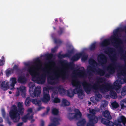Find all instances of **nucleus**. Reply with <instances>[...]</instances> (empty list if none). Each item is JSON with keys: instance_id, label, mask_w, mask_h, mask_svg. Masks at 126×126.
I'll use <instances>...</instances> for the list:
<instances>
[{"instance_id": "f257e3e1", "label": "nucleus", "mask_w": 126, "mask_h": 126, "mask_svg": "<svg viewBox=\"0 0 126 126\" xmlns=\"http://www.w3.org/2000/svg\"><path fill=\"white\" fill-rule=\"evenodd\" d=\"M96 82L94 83L93 85L88 83L85 80H84L81 83L84 89L87 93H90L92 88L96 91L99 89L102 91H104L109 89L113 88L117 91L121 87V84H122L121 80H117L115 81L113 85L109 83H105L102 85L99 84L105 81V79L102 77H98L96 78Z\"/></svg>"}, {"instance_id": "f03ea898", "label": "nucleus", "mask_w": 126, "mask_h": 126, "mask_svg": "<svg viewBox=\"0 0 126 126\" xmlns=\"http://www.w3.org/2000/svg\"><path fill=\"white\" fill-rule=\"evenodd\" d=\"M41 63L40 60L38 58L35 60L34 63L35 64L34 66L29 67L30 64L28 63H25L24 64L25 66L29 67L28 69L30 74L32 76V80L39 84H43L45 81L46 75L45 74H42L41 75H35L32 76L34 72L33 69L35 67L38 68Z\"/></svg>"}, {"instance_id": "7ed1b4c3", "label": "nucleus", "mask_w": 126, "mask_h": 126, "mask_svg": "<svg viewBox=\"0 0 126 126\" xmlns=\"http://www.w3.org/2000/svg\"><path fill=\"white\" fill-rule=\"evenodd\" d=\"M22 102H19L17 103L18 109L15 105L12 106L13 108L9 112L10 117L15 123L18 122L20 118V115H22L24 110L23 107Z\"/></svg>"}, {"instance_id": "20e7f679", "label": "nucleus", "mask_w": 126, "mask_h": 126, "mask_svg": "<svg viewBox=\"0 0 126 126\" xmlns=\"http://www.w3.org/2000/svg\"><path fill=\"white\" fill-rule=\"evenodd\" d=\"M115 50L114 48L113 47H109L108 48V51H105V53L109 55L110 57L113 62V63L111 64L107 68V70L108 71L109 73H107L105 75V77L106 78H109L110 75L113 74L114 72L115 69L117 68V67L121 68L122 66H120L119 65H118L117 66L116 65L117 63L115 61L116 60V57L115 56V54H114L112 56H110V54H112L113 52Z\"/></svg>"}, {"instance_id": "39448f33", "label": "nucleus", "mask_w": 126, "mask_h": 126, "mask_svg": "<svg viewBox=\"0 0 126 126\" xmlns=\"http://www.w3.org/2000/svg\"><path fill=\"white\" fill-rule=\"evenodd\" d=\"M60 63L61 67L59 74V77L61 78L63 80H65L67 79L68 77L67 67H69L72 69L74 68V65L73 63H69L65 60L60 61Z\"/></svg>"}, {"instance_id": "423d86ee", "label": "nucleus", "mask_w": 126, "mask_h": 126, "mask_svg": "<svg viewBox=\"0 0 126 126\" xmlns=\"http://www.w3.org/2000/svg\"><path fill=\"white\" fill-rule=\"evenodd\" d=\"M72 84L73 87H75V88L74 89L72 92H70L69 91H67V96L70 97L72 98L73 97L74 94H78L79 96L80 94L83 95L84 94V91L81 89L80 88L81 86V82L78 80L75 79L74 81H72L71 82Z\"/></svg>"}, {"instance_id": "0eeeda50", "label": "nucleus", "mask_w": 126, "mask_h": 126, "mask_svg": "<svg viewBox=\"0 0 126 126\" xmlns=\"http://www.w3.org/2000/svg\"><path fill=\"white\" fill-rule=\"evenodd\" d=\"M35 86V83L32 82H30L29 83V92L30 96L32 97H38L41 92V87L40 86L35 87L34 90L33 91V88Z\"/></svg>"}, {"instance_id": "6e6552de", "label": "nucleus", "mask_w": 126, "mask_h": 126, "mask_svg": "<svg viewBox=\"0 0 126 126\" xmlns=\"http://www.w3.org/2000/svg\"><path fill=\"white\" fill-rule=\"evenodd\" d=\"M122 29L121 28H118L115 30L113 31L114 36L112 38V40L116 41L118 43L116 44V46L117 47H119L120 44H122V40L118 37V33L121 31Z\"/></svg>"}, {"instance_id": "1a4fd4ad", "label": "nucleus", "mask_w": 126, "mask_h": 126, "mask_svg": "<svg viewBox=\"0 0 126 126\" xmlns=\"http://www.w3.org/2000/svg\"><path fill=\"white\" fill-rule=\"evenodd\" d=\"M87 117L89 119V122L87 123L86 126H94V124L98 121L97 117L95 115L89 114L87 115Z\"/></svg>"}, {"instance_id": "9d476101", "label": "nucleus", "mask_w": 126, "mask_h": 126, "mask_svg": "<svg viewBox=\"0 0 126 126\" xmlns=\"http://www.w3.org/2000/svg\"><path fill=\"white\" fill-rule=\"evenodd\" d=\"M75 111L77 112L75 114L74 113H69L67 114V117L70 120H71L74 119H78L81 117L82 114L78 109H76Z\"/></svg>"}, {"instance_id": "9b49d317", "label": "nucleus", "mask_w": 126, "mask_h": 126, "mask_svg": "<svg viewBox=\"0 0 126 126\" xmlns=\"http://www.w3.org/2000/svg\"><path fill=\"white\" fill-rule=\"evenodd\" d=\"M97 60L99 64L103 66L107 63V58L105 54L102 53L98 55Z\"/></svg>"}, {"instance_id": "f8f14e48", "label": "nucleus", "mask_w": 126, "mask_h": 126, "mask_svg": "<svg viewBox=\"0 0 126 126\" xmlns=\"http://www.w3.org/2000/svg\"><path fill=\"white\" fill-rule=\"evenodd\" d=\"M95 67L89 65L87 67V69L88 70L90 71L93 72L96 71L98 75L100 76H103L105 75V72L104 70L99 68L96 70Z\"/></svg>"}, {"instance_id": "ddd939ff", "label": "nucleus", "mask_w": 126, "mask_h": 126, "mask_svg": "<svg viewBox=\"0 0 126 126\" xmlns=\"http://www.w3.org/2000/svg\"><path fill=\"white\" fill-rule=\"evenodd\" d=\"M121 123H122L124 125L126 124V118L123 115L120 117V118L117 120V122L115 121L114 124L116 126H122Z\"/></svg>"}, {"instance_id": "4468645a", "label": "nucleus", "mask_w": 126, "mask_h": 126, "mask_svg": "<svg viewBox=\"0 0 126 126\" xmlns=\"http://www.w3.org/2000/svg\"><path fill=\"white\" fill-rule=\"evenodd\" d=\"M110 120L103 118L101 120V122L106 126H114V125L115 122H113L110 121Z\"/></svg>"}, {"instance_id": "2eb2a0df", "label": "nucleus", "mask_w": 126, "mask_h": 126, "mask_svg": "<svg viewBox=\"0 0 126 126\" xmlns=\"http://www.w3.org/2000/svg\"><path fill=\"white\" fill-rule=\"evenodd\" d=\"M50 97L48 93H43V97L41 99L43 102L47 103L50 101Z\"/></svg>"}, {"instance_id": "dca6fc26", "label": "nucleus", "mask_w": 126, "mask_h": 126, "mask_svg": "<svg viewBox=\"0 0 126 126\" xmlns=\"http://www.w3.org/2000/svg\"><path fill=\"white\" fill-rule=\"evenodd\" d=\"M52 114L54 115L53 117L51 116L50 117L51 121L52 122L48 126H55V108H53L52 111Z\"/></svg>"}, {"instance_id": "f3484780", "label": "nucleus", "mask_w": 126, "mask_h": 126, "mask_svg": "<svg viewBox=\"0 0 126 126\" xmlns=\"http://www.w3.org/2000/svg\"><path fill=\"white\" fill-rule=\"evenodd\" d=\"M54 61L53 62V75H49L47 78V79H49L52 80H55V61L54 59L55 58V55H54Z\"/></svg>"}, {"instance_id": "a211bd4d", "label": "nucleus", "mask_w": 126, "mask_h": 126, "mask_svg": "<svg viewBox=\"0 0 126 126\" xmlns=\"http://www.w3.org/2000/svg\"><path fill=\"white\" fill-rule=\"evenodd\" d=\"M27 81V78L25 76L21 75L17 79L18 82L20 83L25 84Z\"/></svg>"}, {"instance_id": "6ab92c4d", "label": "nucleus", "mask_w": 126, "mask_h": 126, "mask_svg": "<svg viewBox=\"0 0 126 126\" xmlns=\"http://www.w3.org/2000/svg\"><path fill=\"white\" fill-rule=\"evenodd\" d=\"M33 115H30V114L29 113H28L22 117V119L23 122L25 123L27 122L28 120H31L33 118Z\"/></svg>"}, {"instance_id": "aec40b11", "label": "nucleus", "mask_w": 126, "mask_h": 126, "mask_svg": "<svg viewBox=\"0 0 126 126\" xmlns=\"http://www.w3.org/2000/svg\"><path fill=\"white\" fill-rule=\"evenodd\" d=\"M103 116L105 118L107 119L110 120L112 119V117L111 116L110 112L107 110H105L102 113Z\"/></svg>"}, {"instance_id": "412c9836", "label": "nucleus", "mask_w": 126, "mask_h": 126, "mask_svg": "<svg viewBox=\"0 0 126 126\" xmlns=\"http://www.w3.org/2000/svg\"><path fill=\"white\" fill-rule=\"evenodd\" d=\"M1 89L3 90H7L9 87V82L7 81H2L0 85Z\"/></svg>"}, {"instance_id": "4be33fe9", "label": "nucleus", "mask_w": 126, "mask_h": 126, "mask_svg": "<svg viewBox=\"0 0 126 126\" xmlns=\"http://www.w3.org/2000/svg\"><path fill=\"white\" fill-rule=\"evenodd\" d=\"M53 89V94L54 95H55V87H52L50 86L48 87H44L43 88V93L49 94V90Z\"/></svg>"}, {"instance_id": "5701e85b", "label": "nucleus", "mask_w": 126, "mask_h": 126, "mask_svg": "<svg viewBox=\"0 0 126 126\" xmlns=\"http://www.w3.org/2000/svg\"><path fill=\"white\" fill-rule=\"evenodd\" d=\"M82 55V53H77L72 57L71 60L73 62L77 61L79 59Z\"/></svg>"}, {"instance_id": "b1692460", "label": "nucleus", "mask_w": 126, "mask_h": 126, "mask_svg": "<svg viewBox=\"0 0 126 126\" xmlns=\"http://www.w3.org/2000/svg\"><path fill=\"white\" fill-rule=\"evenodd\" d=\"M110 43V40L109 39H104L101 43V45L103 47H106L109 45Z\"/></svg>"}, {"instance_id": "393cba45", "label": "nucleus", "mask_w": 126, "mask_h": 126, "mask_svg": "<svg viewBox=\"0 0 126 126\" xmlns=\"http://www.w3.org/2000/svg\"><path fill=\"white\" fill-rule=\"evenodd\" d=\"M120 74L124 77L123 80L126 83V77H125V76H126V68L125 67H124L123 68V69L121 70L120 73L118 74V75L119 76Z\"/></svg>"}, {"instance_id": "a878e982", "label": "nucleus", "mask_w": 126, "mask_h": 126, "mask_svg": "<svg viewBox=\"0 0 126 126\" xmlns=\"http://www.w3.org/2000/svg\"><path fill=\"white\" fill-rule=\"evenodd\" d=\"M59 112V111L58 109L56 108V126L60 124L59 122L61 120L60 117H56Z\"/></svg>"}, {"instance_id": "bb28decb", "label": "nucleus", "mask_w": 126, "mask_h": 126, "mask_svg": "<svg viewBox=\"0 0 126 126\" xmlns=\"http://www.w3.org/2000/svg\"><path fill=\"white\" fill-rule=\"evenodd\" d=\"M62 42L63 41L61 39L56 38V52L58 48L61 45Z\"/></svg>"}, {"instance_id": "cd10ccee", "label": "nucleus", "mask_w": 126, "mask_h": 126, "mask_svg": "<svg viewBox=\"0 0 126 126\" xmlns=\"http://www.w3.org/2000/svg\"><path fill=\"white\" fill-rule=\"evenodd\" d=\"M53 56V54L51 53L47 54L46 55V59L48 61L47 63H50L52 62V58Z\"/></svg>"}, {"instance_id": "c85d7f7f", "label": "nucleus", "mask_w": 126, "mask_h": 126, "mask_svg": "<svg viewBox=\"0 0 126 126\" xmlns=\"http://www.w3.org/2000/svg\"><path fill=\"white\" fill-rule=\"evenodd\" d=\"M32 102L33 104L37 106H40L41 105V101L36 99H32Z\"/></svg>"}, {"instance_id": "c756f323", "label": "nucleus", "mask_w": 126, "mask_h": 126, "mask_svg": "<svg viewBox=\"0 0 126 126\" xmlns=\"http://www.w3.org/2000/svg\"><path fill=\"white\" fill-rule=\"evenodd\" d=\"M11 79V80L12 82L10 84L11 87V89H13L14 88V86L16 83V79L15 78H12Z\"/></svg>"}, {"instance_id": "7c9ffc66", "label": "nucleus", "mask_w": 126, "mask_h": 126, "mask_svg": "<svg viewBox=\"0 0 126 126\" xmlns=\"http://www.w3.org/2000/svg\"><path fill=\"white\" fill-rule=\"evenodd\" d=\"M89 64L94 67H95V65L97 66L98 64L96 62L94 59H90L88 61Z\"/></svg>"}, {"instance_id": "2f4dec72", "label": "nucleus", "mask_w": 126, "mask_h": 126, "mask_svg": "<svg viewBox=\"0 0 126 126\" xmlns=\"http://www.w3.org/2000/svg\"><path fill=\"white\" fill-rule=\"evenodd\" d=\"M110 96L113 99H116L117 97V95L116 92L113 91L111 90L110 91Z\"/></svg>"}, {"instance_id": "473e14b6", "label": "nucleus", "mask_w": 126, "mask_h": 126, "mask_svg": "<svg viewBox=\"0 0 126 126\" xmlns=\"http://www.w3.org/2000/svg\"><path fill=\"white\" fill-rule=\"evenodd\" d=\"M86 122L85 120L84 119H83L79 121L77 123V125L78 126H84L86 123Z\"/></svg>"}, {"instance_id": "72a5a7b5", "label": "nucleus", "mask_w": 126, "mask_h": 126, "mask_svg": "<svg viewBox=\"0 0 126 126\" xmlns=\"http://www.w3.org/2000/svg\"><path fill=\"white\" fill-rule=\"evenodd\" d=\"M32 102V99L30 97H27L25 101V105L26 106L28 107L30 105V103Z\"/></svg>"}, {"instance_id": "f704fd0d", "label": "nucleus", "mask_w": 126, "mask_h": 126, "mask_svg": "<svg viewBox=\"0 0 126 126\" xmlns=\"http://www.w3.org/2000/svg\"><path fill=\"white\" fill-rule=\"evenodd\" d=\"M65 29L64 27H59V30L57 31V34L61 35L64 33Z\"/></svg>"}, {"instance_id": "c9c22d12", "label": "nucleus", "mask_w": 126, "mask_h": 126, "mask_svg": "<svg viewBox=\"0 0 126 126\" xmlns=\"http://www.w3.org/2000/svg\"><path fill=\"white\" fill-rule=\"evenodd\" d=\"M58 90L59 92L61 94H62L63 93H64L65 92V90L63 87L61 86H59L58 88Z\"/></svg>"}, {"instance_id": "e433bc0d", "label": "nucleus", "mask_w": 126, "mask_h": 126, "mask_svg": "<svg viewBox=\"0 0 126 126\" xmlns=\"http://www.w3.org/2000/svg\"><path fill=\"white\" fill-rule=\"evenodd\" d=\"M62 104L64 106H68L70 104V103L67 100L65 99H63Z\"/></svg>"}, {"instance_id": "4c0bfd02", "label": "nucleus", "mask_w": 126, "mask_h": 126, "mask_svg": "<svg viewBox=\"0 0 126 126\" xmlns=\"http://www.w3.org/2000/svg\"><path fill=\"white\" fill-rule=\"evenodd\" d=\"M67 53L65 54V55L66 57H71L72 54L74 53V50L73 49H72L70 50H69L68 51Z\"/></svg>"}, {"instance_id": "58836bf2", "label": "nucleus", "mask_w": 126, "mask_h": 126, "mask_svg": "<svg viewBox=\"0 0 126 126\" xmlns=\"http://www.w3.org/2000/svg\"><path fill=\"white\" fill-rule=\"evenodd\" d=\"M120 104L122 108L126 107V98L123 99L121 101Z\"/></svg>"}, {"instance_id": "ea45409f", "label": "nucleus", "mask_w": 126, "mask_h": 126, "mask_svg": "<svg viewBox=\"0 0 126 126\" xmlns=\"http://www.w3.org/2000/svg\"><path fill=\"white\" fill-rule=\"evenodd\" d=\"M85 74V71L84 70H80L78 72V75L79 77H83Z\"/></svg>"}, {"instance_id": "a19ab883", "label": "nucleus", "mask_w": 126, "mask_h": 126, "mask_svg": "<svg viewBox=\"0 0 126 126\" xmlns=\"http://www.w3.org/2000/svg\"><path fill=\"white\" fill-rule=\"evenodd\" d=\"M26 87L24 86H20L19 88H17V90L19 91L21 93L25 91Z\"/></svg>"}, {"instance_id": "79ce46f5", "label": "nucleus", "mask_w": 126, "mask_h": 126, "mask_svg": "<svg viewBox=\"0 0 126 126\" xmlns=\"http://www.w3.org/2000/svg\"><path fill=\"white\" fill-rule=\"evenodd\" d=\"M112 107L114 109L117 108L119 107V104L116 101H114L111 104Z\"/></svg>"}, {"instance_id": "37998d69", "label": "nucleus", "mask_w": 126, "mask_h": 126, "mask_svg": "<svg viewBox=\"0 0 126 126\" xmlns=\"http://www.w3.org/2000/svg\"><path fill=\"white\" fill-rule=\"evenodd\" d=\"M96 48V43H94L90 46L89 47V49L91 51L94 50Z\"/></svg>"}, {"instance_id": "c03bdc74", "label": "nucleus", "mask_w": 126, "mask_h": 126, "mask_svg": "<svg viewBox=\"0 0 126 126\" xmlns=\"http://www.w3.org/2000/svg\"><path fill=\"white\" fill-rule=\"evenodd\" d=\"M82 55L81 56V60L84 61H85L87 59L88 56L85 53H82Z\"/></svg>"}, {"instance_id": "a18cd8bd", "label": "nucleus", "mask_w": 126, "mask_h": 126, "mask_svg": "<svg viewBox=\"0 0 126 126\" xmlns=\"http://www.w3.org/2000/svg\"><path fill=\"white\" fill-rule=\"evenodd\" d=\"M13 70H15L16 72H19L21 71V70L18 68V65H15L13 67Z\"/></svg>"}, {"instance_id": "49530a36", "label": "nucleus", "mask_w": 126, "mask_h": 126, "mask_svg": "<svg viewBox=\"0 0 126 126\" xmlns=\"http://www.w3.org/2000/svg\"><path fill=\"white\" fill-rule=\"evenodd\" d=\"M5 62L4 57L3 56L1 57V59H0V66H2L4 65Z\"/></svg>"}, {"instance_id": "de8ad7c7", "label": "nucleus", "mask_w": 126, "mask_h": 126, "mask_svg": "<svg viewBox=\"0 0 126 126\" xmlns=\"http://www.w3.org/2000/svg\"><path fill=\"white\" fill-rule=\"evenodd\" d=\"M50 110V107H47V111L43 113L41 115L43 117L47 115L48 113V112Z\"/></svg>"}, {"instance_id": "09e8293b", "label": "nucleus", "mask_w": 126, "mask_h": 126, "mask_svg": "<svg viewBox=\"0 0 126 126\" xmlns=\"http://www.w3.org/2000/svg\"><path fill=\"white\" fill-rule=\"evenodd\" d=\"M47 81L48 83L49 84L51 85L55 84V80L47 79Z\"/></svg>"}, {"instance_id": "8fccbe9b", "label": "nucleus", "mask_w": 126, "mask_h": 126, "mask_svg": "<svg viewBox=\"0 0 126 126\" xmlns=\"http://www.w3.org/2000/svg\"><path fill=\"white\" fill-rule=\"evenodd\" d=\"M105 101L106 102L105 103L102 104L101 106V110L105 109V107L106 106V103H107V104L108 103V102H106V101Z\"/></svg>"}, {"instance_id": "3c124183", "label": "nucleus", "mask_w": 126, "mask_h": 126, "mask_svg": "<svg viewBox=\"0 0 126 126\" xmlns=\"http://www.w3.org/2000/svg\"><path fill=\"white\" fill-rule=\"evenodd\" d=\"M98 90H97V91H96L95 90V92L98 93ZM95 95L98 98H101L102 97V95L98 93V94H95Z\"/></svg>"}, {"instance_id": "603ef678", "label": "nucleus", "mask_w": 126, "mask_h": 126, "mask_svg": "<svg viewBox=\"0 0 126 126\" xmlns=\"http://www.w3.org/2000/svg\"><path fill=\"white\" fill-rule=\"evenodd\" d=\"M58 56L59 58H62L66 57L65 56V54H61V53H59L58 55Z\"/></svg>"}, {"instance_id": "864d4df0", "label": "nucleus", "mask_w": 126, "mask_h": 126, "mask_svg": "<svg viewBox=\"0 0 126 126\" xmlns=\"http://www.w3.org/2000/svg\"><path fill=\"white\" fill-rule=\"evenodd\" d=\"M1 112L3 117L5 118L6 116V113L4 109L3 108L1 110Z\"/></svg>"}, {"instance_id": "5fc2aeb1", "label": "nucleus", "mask_w": 126, "mask_h": 126, "mask_svg": "<svg viewBox=\"0 0 126 126\" xmlns=\"http://www.w3.org/2000/svg\"><path fill=\"white\" fill-rule=\"evenodd\" d=\"M90 112L92 114V115H94L96 113V111L94 109H92L90 111Z\"/></svg>"}, {"instance_id": "6e6d98bb", "label": "nucleus", "mask_w": 126, "mask_h": 126, "mask_svg": "<svg viewBox=\"0 0 126 126\" xmlns=\"http://www.w3.org/2000/svg\"><path fill=\"white\" fill-rule=\"evenodd\" d=\"M54 33L52 34H51V36L53 39V41L54 44H55V37Z\"/></svg>"}, {"instance_id": "4d7b16f0", "label": "nucleus", "mask_w": 126, "mask_h": 126, "mask_svg": "<svg viewBox=\"0 0 126 126\" xmlns=\"http://www.w3.org/2000/svg\"><path fill=\"white\" fill-rule=\"evenodd\" d=\"M121 94L122 96H125L126 94V91L123 89L121 92Z\"/></svg>"}, {"instance_id": "13d9d810", "label": "nucleus", "mask_w": 126, "mask_h": 126, "mask_svg": "<svg viewBox=\"0 0 126 126\" xmlns=\"http://www.w3.org/2000/svg\"><path fill=\"white\" fill-rule=\"evenodd\" d=\"M26 91H25L21 93L22 96L24 98L26 96Z\"/></svg>"}, {"instance_id": "bf43d9fd", "label": "nucleus", "mask_w": 126, "mask_h": 126, "mask_svg": "<svg viewBox=\"0 0 126 126\" xmlns=\"http://www.w3.org/2000/svg\"><path fill=\"white\" fill-rule=\"evenodd\" d=\"M121 59H124L125 62L126 63V56L123 55L121 56Z\"/></svg>"}, {"instance_id": "052dcab7", "label": "nucleus", "mask_w": 126, "mask_h": 126, "mask_svg": "<svg viewBox=\"0 0 126 126\" xmlns=\"http://www.w3.org/2000/svg\"><path fill=\"white\" fill-rule=\"evenodd\" d=\"M60 99L56 97V103H59L60 102Z\"/></svg>"}, {"instance_id": "680f3d73", "label": "nucleus", "mask_w": 126, "mask_h": 126, "mask_svg": "<svg viewBox=\"0 0 126 126\" xmlns=\"http://www.w3.org/2000/svg\"><path fill=\"white\" fill-rule=\"evenodd\" d=\"M40 126H44V122L43 120H41Z\"/></svg>"}, {"instance_id": "e2e57ef3", "label": "nucleus", "mask_w": 126, "mask_h": 126, "mask_svg": "<svg viewBox=\"0 0 126 126\" xmlns=\"http://www.w3.org/2000/svg\"><path fill=\"white\" fill-rule=\"evenodd\" d=\"M6 74L7 75H8L11 73V71L10 70H7L6 71Z\"/></svg>"}, {"instance_id": "0e129e2a", "label": "nucleus", "mask_w": 126, "mask_h": 126, "mask_svg": "<svg viewBox=\"0 0 126 126\" xmlns=\"http://www.w3.org/2000/svg\"><path fill=\"white\" fill-rule=\"evenodd\" d=\"M39 107H38V108L37 109V110L38 111H40V110L41 109H43L44 107H41V106H38Z\"/></svg>"}, {"instance_id": "69168bd1", "label": "nucleus", "mask_w": 126, "mask_h": 126, "mask_svg": "<svg viewBox=\"0 0 126 126\" xmlns=\"http://www.w3.org/2000/svg\"><path fill=\"white\" fill-rule=\"evenodd\" d=\"M19 92H20L19 91L17 90V91L16 92V94H15V95L16 96H18L20 94Z\"/></svg>"}, {"instance_id": "338daca9", "label": "nucleus", "mask_w": 126, "mask_h": 126, "mask_svg": "<svg viewBox=\"0 0 126 126\" xmlns=\"http://www.w3.org/2000/svg\"><path fill=\"white\" fill-rule=\"evenodd\" d=\"M45 72L48 75H49L51 74V73L48 70H46L45 71Z\"/></svg>"}, {"instance_id": "774afa93", "label": "nucleus", "mask_w": 126, "mask_h": 126, "mask_svg": "<svg viewBox=\"0 0 126 126\" xmlns=\"http://www.w3.org/2000/svg\"><path fill=\"white\" fill-rule=\"evenodd\" d=\"M23 124V122H21L19 123L17 126H21Z\"/></svg>"}]
</instances>
